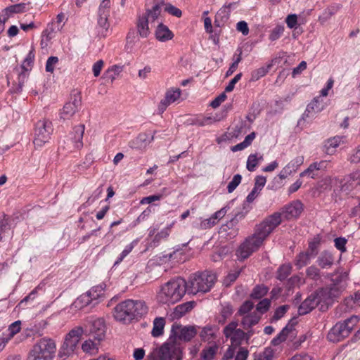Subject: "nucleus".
I'll return each mask as SVG.
<instances>
[{
	"label": "nucleus",
	"mask_w": 360,
	"mask_h": 360,
	"mask_svg": "<svg viewBox=\"0 0 360 360\" xmlns=\"http://www.w3.org/2000/svg\"><path fill=\"white\" fill-rule=\"evenodd\" d=\"M148 307L143 300H127L115 307L114 317L121 322H130L134 319L145 316Z\"/></svg>",
	"instance_id": "f257e3e1"
},
{
	"label": "nucleus",
	"mask_w": 360,
	"mask_h": 360,
	"mask_svg": "<svg viewBox=\"0 0 360 360\" xmlns=\"http://www.w3.org/2000/svg\"><path fill=\"white\" fill-rule=\"evenodd\" d=\"M186 286V281L181 278L170 280L162 285L158 300L162 304H174L184 296L187 292Z\"/></svg>",
	"instance_id": "f03ea898"
},
{
	"label": "nucleus",
	"mask_w": 360,
	"mask_h": 360,
	"mask_svg": "<svg viewBox=\"0 0 360 360\" xmlns=\"http://www.w3.org/2000/svg\"><path fill=\"white\" fill-rule=\"evenodd\" d=\"M216 280V275L209 271L193 274L186 282L187 292L192 295L205 293L211 290Z\"/></svg>",
	"instance_id": "7ed1b4c3"
},
{
	"label": "nucleus",
	"mask_w": 360,
	"mask_h": 360,
	"mask_svg": "<svg viewBox=\"0 0 360 360\" xmlns=\"http://www.w3.org/2000/svg\"><path fill=\"white\" fill-rule=\"evenodd\" d=\"M56 351V345L53 340L41 338L33 346L28 360H51Z\"/></svg>",
	"instance_id": "20e7f679"
},
{
	"label": "nucleus",
	"mask_w": 360,
	"mask_h": 360,
	"mask_svg": "<svg viewBox=\"0 0 360 360\" xmlns=\"http://www.w3.org/2000/svg\"><path fill=\"white\" fill-rule=\"evenodd\" d=\"M85 126L83 124L75 126L72 131L60 142V148L71 153L83 147V135Z\"/></svg>",
	"instance_id": "39448f33"
},
{
	"label": "nucleus",
	"mask_w": 360,
	"mask_h": 360,
	"mask_svg": "<svg viewBox=\"0 0 360 360\" xmlns=\"http://www.w3.org/2000/svg\"><path fill=\"white\" fill-rule=\"evenodd\" d=\"M53 131L51 121L46 119L39 120L34 127L33 143L36 148L43 147L51 139Z\"/></svg>",
	"instance_id": "423d86ee"
},
{
	"label": "nucleus",
	"mask_w": 360,
	"mask_h": 360,
	"mask_svg": "<svg viewBox=\"0 0 360 360\" xmlns=\"http://www.w3.org/2000/svg\"><path fill=\"white\" fill-rule=\"evenodd\" d=\"M281 223V214L277 212L274 213L257 226L252 236L255 239L259 240L260 243L262 244L263 241Z\"/></svg>",
	"instance_id": "0eeeda50"
},
{
	"label": "nucleus",
	"mask_w": 360,
	"mask_h": 360,
	"mask_svg": "<svg viewBox=\"0 0 360 360\" xmlns=\"http://www.w3.org/2000/svg\"><path fill=\"white\" fill-rule=\"evenodd\" d=\"M157 356L158 360H181L182 356L180 343L170 338L158 349Z\"/></svg>",
	"instance_id": "6e6552de"
},
{
	"label": "nucleus",
	"mask_w": 360,
	"mask_h": 360,
	"mask_svg": "<svg viewBox=\"0 0 360 360\" xmlns=\"http://www.w3.org/2000/svg\"><path fill=\"white\" fill-rule=\"evenodd\" d=\"M348 274L346 272L335 273L331 275V283L324 291L330 298L338 297L347 286Z\"/></svg>",
	"instance_id": "1a4fd4ad"
},
{
	"label": "nucleus",
	"mask_w": 360,
	"mask_h": 360,
	"mask_svg": "<svg viewBox=\"0 0 360 360\" xmlns=\"http://www.w3.org/2000/svg\"><path fill=\"white\" fill-rule=\"evenodd\" d=\"M84 333V329L81 326H77L72 329L66 335L65 342L60 350V354L64 356L70 355L75 348Z\"/></svg>",
	"instance_id": "9d476101"
},
{
	"label": "nucleus",
	"mask_w": 360,
	"mask_h": 360,
	"mask_svg": "<svg viewBox=\"0 0 360 360\" xmlns=\"http://www.w3.org/2000/svg\"><path fill=\"white\" fill-rule=\"evenodd\" d=\"M261 245L259 240L255 239L252 236H249L240 244L236 251V255L239 259L244 260L257 251Z\"/></svg>",
	"instance_id": "9b49d317"
},
{
	"label": "nucleus",
	"mask_w": 360,
	"mask_h": 360,
	"mask_svg": "<svg viewBox=\"0 0 360 360\" xmlns=\"http://www.w3.org/2000/svg\"><path fill=\"white\" fill-rule=\"evenodd\" d=\"M339 184L340 191L347 194L350 193L360 185V170H356L342 179H339Z\"/></svg>",
	"instance_id": "f8f14e48"
},
{
	"label": "nucleus",
	"mask_w": 360,
	"mask_h": 360,
	"mask_svg": "<svg viewBox=\"0 0 360 360\" xmlns=\"http://www.w3.org/2000/svg\"><path fill=\"white\" fill-rule=\"evenodd\" d=\"M87 322L89 327V335L96 340H103L105 335V326L103 319H90Z\"/></svg>",
	"instance_id": "ddd939ff"
},
{
	"label": "nucleus",
	"mask_w": 360,
	"mask_h": 360,
	"mask_svg": "<svg viewBox=\"0 0 360 360\" xmlns=\"http://www.w3.org/2000/svg\"><path fill=\"white\" fill-rule=\"evenodd\" d=\"M82 99L79 94L75 95L72 101L65 103L60 112V118L68 120L77 112L81 106Z\"/></svg>",
	"instance_id": "4468645a"
},
{
	"label": "nucleus",
	"mask_w": 360,
	"mask_h": 360,
	"mask_svg": "<svg viewBox=\"0 0 360 360\" xmlns=\"http://www.w3.org/2000/svg\"><path fill=\"white\" fill-rule=\"evenodd\" d=\"M349 334V329L346 328L345 325L339 322L330 330L327 338L330 342H338L348 337Z\"/></svg>",
	"instance_id": "2eb2a0df"
},
{
	"label": "nucleus",
	"mask_w": 360,
	"mask_h": 360,
	"mask_svg": "<svg viewBox=\"0 0 360 360\" xmlns=\"http://www.w3.org/2000/svg\"><path fill=\"white\" fill-rule=\"evenodd\" d=\"M321 301L319 293L314 292L307 297L300 305L298 313L304 315L312 311Z\"/></svg>",
	"instance_id": "dca6fc26"
},
{
	"label": "nucleus",
	"mask_w": 360,
	"mask_h": 360,
	"mask_svg": "<svg viewBox=\"0 0 360 360\" xmlns=\"http://www.w3.org/2000/svg\"><path fill=\"white\" fill-rule=\"evenodd\" d=\"M172 332L179 340L189 341L196 335L194 326H173Z\"/></svg>",
	"instance_id": "f3484780"
},
{
	"label": "nucleus",
	"mask_w": 360,
	"mask_h": 360,
	"mask_svg": "<svg viewBox=\"0 0 360 360\" xmlns=\"http://www.w3.org/2000/svg\"><path fill=\"white\" fill-rule=\"evenodd\" d=\"M303 210V205L300 200H295L286 205L283 209L282 213H279L281 217L286 219H290L297 217Z\"/></svg>",
	"instance_id": "a211bd4d"
},
{
	"label": "nucleus",
	"mask_w": 360,
	"mask_h": 360,
	"mask_svg": "<svg viewBox=\"0 0 360 360\" xmlns=\"http://www.w3.org/2000/svg\"><path fill=\"white\" fill-rule=\"evenodd\" d=\"M153 140V135L142 133L139 134L136 138L129 141V146L133 149H143L146 148V146L149 145Z\"/></svg>",
	"instance_id": "6ab92c4d"
},
{
	"label": "nucleus",
	"mask_w": 360,
	"mask_h": 360,
	"mask_svg": "<svg viewBox=\"0 0 360 360\" xmlns=\"http://www.w3.org/2000/svg\"><path fill=\"white\" fill-rule=\"evenodd\" d=\"M303 162V157H297L288 163L280 172L278 177L281 179H285L293 172H295L299 166Z\"/></svg>",
	"instance_id": "aec40b11"
},
{
	"label": "nucleus",
	"mask_w": 360,
	"mask_h": 360,
	"mask_svg": "<svg viewBox=\"0 0 360 360\" xmlns=\"http://www.w3.org/2000/svg\"><path fill=\"white\" fill-rule=\"evenodd\" d=\"M324 105L323 101L320 97L314 98L307 106L306 110L303 114V118L313 116L323 110Z\"/></svg>",
	"instance_id": "412c9836"
},
{
	"label": "nucleus",
	"mask_w": 360,
	"mask_h": 360,
	"mask_svg": "<svg viewBox=\"0 0 360 360\" xmlns=\"http://www.w3.org/2000/svg\"><path fill=\"white\" fill-rule=\"evenodd\" d=\"M326 162L325 161L313 162L307 167V169L300 174V176H309L311 179H314L317 176V172L326 168Z\"/></svg>",
	"instance_id": "4be33fe9"
},
{
	"label": "nucleus",
	"mask_w": 360,
	"mask_h": 360,
	"mask_svg": "<svg viewBox=\"0 0 360 360\" xmlns=\"http://www.w3.org/2000/svg\"><path fill=\"white\" fill-rule=\"evenodd\" d=\"M155 37L158 41L165 42L172 39L174 34L167 26L160 23L155 30Z\"/></svg>",
	"instance_id": "5701e85b"
},
{
	"label": "nucleus",
	"mask_w": 360,
	"mask_h": 360,
	"mask_svg": "<svg viewBox=\"0 0 360 360\" xmlns=\"http://www.w3.org/2000/svg\"><path fill=\"white\" fill-rule=\"evenodd\" d=\"M150 22L147 17L139 15L136 20V29L139 36L146 38L150 34L148 23Z\"/></svg>",
	"instance_id": "b1692460"
},
{
	"label": "nucleus",
	"mask_w": 360,
	"mask_h": 360,
	"mask_svg": "<svg viewBox=\"0 0 360 360\" xmlns=\"http://www.w3.org/2000/svg\"><path fill=\"white\" fill-rule=\"evenodd\" d=\"M91 297L88 292L81 295L72 304L71 309L75 311L81 310L90 304L94 305Z\"/></svg>",
	"instance_id": "393cba45"
},
{
	"label": "nucleus",
	"mask_w": 360,
	"mask_h": 360,
	"mask_svg": "<svg viewBox=\"0 0 360 360\" xmlns=\"http://www.w3.org/2000/svg\"><path fill=\"white\" fill-rule=\"evenodd\" d=\"M316 262L322 269H329L334 263V257L330 252L325 250L320 254Z\"/></svg>",
	"instance_id": "a878e982"
},
{
	"label": "nucleus",
	"mask_w": 360,
	"mask_h": 360,
	"mask_svg": "<svg viewBox=\"0 0 360 360\" xmlns=\"http://www.w3.org/2000/svg\"><path fill=\"white\" fill-rule=\"evenodd\" d=\"M339 184V179L338 177L326 176L318 182L319 188L326 191L331 190L333 188L334 192H336L337 189L335 188Z\"/></svg>",
	"instance_id": "bb28decb"
},
{
	"label": "nucleus",
	"mask_w": 360,
	"mask_h": 360,
	"mask_svg": "<svg viewBox=\"0 0 360 360\" xmlns=\"http://www.w3.org/2000/svg\"><path fill=\"white\" fill-rule=\"evenodd\" d=\"M163 5V1L160 0L154 4L151 8L146 9V11L143 15L147 17L150 22H154L158 19L161 13V7Z\"/></svg>",
	"instance_id": "cd10ccee"
},
{
	"label": "nucleus",
	"mask_w": 360,
	"mask_h": 360,
	"mask_svg": "<svg viewBox=\"0 0 360 360\" xmlns=\"http://www.w3.org/2000/svg\"><path fill=\"white\" fill-rule=\"evenodd\" d=\"M106 285L105 283H101L100 285L92 287L89 291L88 293L91 297V300L94 303V305L97 304L101 299H102L105 295V288Z\"/></svg>",
	"instance_id": "c85d7f7f"
},
{
	"label": "nucleus",
	"mask_w": 360,
	"mask_h": 360,
	"mask_svg": "<svg viewBox=\"0 0 360 360\" xmlns=\"http://www.w3.org/2000/svg\"><path fill=\"white\" fill-rule=\"evenodd\" d=\"M108 13H101L98 14V34L102 37H105L108 32L110 24L108 22Z\"/></svg>",
	"instance_id": "c756f323"
},
{
	"label": "nucleus",
	"mask_w": 360,
	"mask_h": 360,
	"mask_svg": "<svg viewBox=\"0 0 360 360\" xmlns=\"http://www.w3.org/2000/svg\"><path fill=\"white\" fill-rule=\"evenodd\" d=\"M101 341H98L94 339L85 340L82 345V349L84 352L89 354L91 355H95L98 352V346Z\"/></svg>",
	"instance_id": "7c9ffc66"
},
{
	"label": "nucleus",
	"mask_w": 360,
	"mask_h": 360,
	"mask_svg": "<svg viewBox=\"0 0 360 360\" xmlns=\"http://www.w3.org/2000/svg\"><path fill=\"white\" fill-rule=\"evenodd\" d=\"M260 318V315H259L257 311H253L250 313V314L243 316L241 325L244 329L250 328L259 322Z\"/></svg>",
	"instance_id": "2f4dec72"
},
{
	"label": "nucleus",
	"mask_w": 360,
	"mask_h": 360,
	"mask_svg": "<svg viewBox=\"0 0 360 360\" xmlns=\"http://www.w3.org/2000/svg\"><path fill=\"white\" fill-rule=\"evenodd\" d=\"M216 332V327L208 325L202 328L200 333V337L203 341L210 342L215 338Z\"/></svg>",
	"instance_id": "473e14b6"
},
{
	"label": "nucleus",
	"mask_w": 360,
	"mask_h": 360,
	"mask_svg": "<svg viewBox=\"0 0 360 360\" xmlns=\"http://www.w3.org/2000/svg\"><path fill=\"white\" fill-rule=\"evenodd\" d=\"M312 258H314L310 254L307 252H301L299 253L295 258V265L298 269L303 268L310 263Z\"/></svg>",
	"instance_id": "72a5a7b5"
},
{
	"label": "nucleus",
	"mask_w": 360,
	"mask_h": 360,
	"mask_svg": "<svg viewBox=\"0 0 360 360\" xmlns=\"http://www.w3.org/2000/svg\"><path fill=\"white\" fill-rule=\"evenodd\" d=\"M174 223L175 222L173 221L172 224L168 225L167 227H165V229H163L162 230H161L160 232L157 233L156 234H155V229H150L149 235L150 236L155 235L154 238H153V241H155V242H159L161 240L165 239L169 236L171 229H172V226H174Z\"/></svg>",
	"instance_id": "f704fd0d"
},
{
	"label": "nucleus",
	"mask_w": 360,
	"mask_h": 360,
	"mask_svg": "<svg viewBox=\"0 0 360 360\" xmlns=\"http://www.w3.org/2000/svg\"><path fill=\"white\" fill-rule=\"evenodd\" d=\"M272 66L273 60L266 65L260 67L259 68L253 70L251 73L250 80L253 82L259 80L260 78L263 77L267 74Z\"/></svg>",
	"instance_id": "c9c22d12"
},
{
	"label": "nucleus",
	"mask_w": 360,
	"mask_h": 360,
	"mask_svg": "<svg viewBox=\"0 0 360 360\" xmlns=\"http://www.w3.org/2000/svg\"><path fill=\"white\" fill-rule=\"evenodd\" d=\"M342 140V137L336 136L328 139L324 144V148L327 154H332L335 149L340 145Z\"/></svg>",
	"instance_id": "e433bc0d"
},
{
	"label": "nucleus",
	"mask_w": 360,
	"mask_h": 360,
	"mask_svg": "<svg viewBox=\"0 0 360 360\" xmlns=\"http://www.w3.org/2000/svg\"><path fill=\"white\" fill-rule=\"evenodd\" d=\"M230 15V10L223 6L217 13L215 15L214 25L216 26H221L222 23L226 22Z\"/></svg>",
	"instance_id": "4c0bfd02"
},
{
	"label": "nucleus",
	"mask_w": 360,
	"mask_h": 360,
	"mask_svg": "<svg viewBox=\"0 0 360 360\" xmlns=\"http://www.w3.org/2000/svg\"><path fill=\"white\" fill-rule=\"evenodd\" d=\"M292 326L289 327L288 325H287L285 327H284L282 330L272 340L271 343L273 345H278L281 342H284L286 340V338L288 335L292 332Z\"/></svg>",
	"instance_id": "58836bf2"
},
{
	"label": "nucleus",
	"mask_w": 360,
	"mask_h": 360,
	"mask_svg": "<svg viewBox=\"0 0 360 360\" xmlns=\"http://www.w3.org/2000/svg\"><path fill=\"white\" fill-rule=\"evenodd\" d=\"M165 321L163 318H156L153 321V328L152 330V335L153 337H159L163 333Z\"/></svg>",
	"instance_id": "ea45409f"
},
{
	"label": "nucleus",
	"mask_w": 360,
	"mask_h": 360,
	"mask_svg": "<svg viewBox=\"0 0 360 360\" xmlns=\"http://www.w3.org/2000/svg\"><path fill=\"white\" fill-rule=\"evenodd\" d=\"M218 347L217 345H212L205 347L201 353L200 356L203 360H212L217 352Z\"/></svg>",
	"instance_id": "a19ab883"
},
{
	"label": "nucleus",
	"mask_w": 360,
	"mask_h": 360,
	"mask_svg": "<svg viewBox=\"0 0 360 360\" xmlns=\"http://www.w3.org/2000/svg\"><path fill=\"white\" fill-rule=\"evenodd\" d=\"M292 268L290 263L281 265L277 270L276 278L280 281L285 280L290 274Z\"/></svg>",
	"instance_id": "79ce46f5"
},
{
	"label": "nucleus",
	"mask_w": 360,
	"mask_h": 360,
	"mask_svg": "<svg viewBox=\"0 0 360 360\" xmlns=\"http://www.w3.org/2000/svg\"><path fill=\"white\" fill-rule=\"evenodd\" d=\"M122 70V67L118 65H112L105 72V77L110 79L111 82H113V81L117 78Z\"/></svg>",
	"instance_id": "37998d69"
},
{
	"label": "nucleus",
	"mask_w": 360,
	"mask_h": 360,
	"mask_svg": "<svg viewBox=\"0 0 360 360\" xmlns=\"http://www.w3.org/2000/svg\"><path fill=\"white\" fill-rule=\"evenodd\" d=\"M285 27L283 25H277L270 32L269 39L271 41L278 39L283 34Z\"/></svg>",
	"instance_id": "c03bdc74"
},
{
	"label": "nucleus",
	"mask_w": 360,
	"mask_h": 360,
	"mask_svg": "<svg viewBox=\"0 0 360 360\" xmlns=\"http://www.w3.org/2000/svg\"><path fill=\"white\" fill-rule=\"evenodd\" d=\"M268 290V288L263 285H257L256 287L254 288L251 293V297L253 299H261L262 297L266 295Z\"/></svg>",
	"instance_id": "a18cd8bd"
},
{
	"label": "nucleus",
	"mask_w": 360,
	"mask_h": 360,
	"mask_svg": "<svg viewBox=\"0 0 360 360\" xmlns=\"http://www.w3.org/2000/svg\"><path fill=\"white\" fill-rule=\"evenodd\" d=\"M181 96V90L179 89L168 90L165 94V98L169 104L177 101Z\"/></svg>",
	"instance_id": "49530a36"
},
{
	"label": "nucleus",
	"mask_w": 360,
	"mask_h": 360,
	"mask_svg": "<svg viewBox=\"0 0 360 360\" xmlns=\"http://www.w3.org/2000/svg\"><path fill=\"white\" fill-rule=\"evenodd\" d=\"M233 308L231 304H225L222 307L221 310V317L219 319V323H224L226 319L233 314Z\"/></svg>",
	"instance_id": "de8ad7c7"
},
{
	"label": "nucleus",
	"mask_w": 360,
	"mask_h": 360,
	"mask_svg": "<svg viewBox=\"0 0 360 360\" xmlns=\"http://www.w3.org/2000/svg\"><path fill=\"white\" fill-rule=\"evenodd\" d=\"M194 303L193 302H188L182 304L178 305L175 308V313L181 316L186 312L191 311L193 307Z\"/></svg>",
	"instance_id": "09e8293b"
},
{
	"label": "nucleus",
	"mask_w": 360,
	"mask_h": 360,
	"mask_svg": "<svg viewBox=\"0 0 360 360\" xmlns=\"http://www.w3.org/2000/svg\"><path fill=\"white\" fill-rule=\"evenodd\" d=\"M20 325L21 322L20 321H16L11 324L8 328V334L5 335V338L10 340L15 335L20 332Z\"/></svg>",
	"instance_id": "8fccbe9b"
},
{
	"label": "nucleus",
	"mask_w": 360,
	"mask_h": 360,
	"mask_svg": "<svg viewBox=\"0 0 360 360\" xmlns=\"http://www.w3.org/2000/svg\"><path fill=\"white\" fill-rule=\"evenodd\" d=\"M319 244V238H314L311 241L309 242L308 249L306 252L310 254L314 257H315L318 252Z\"/></svg>",
	"instance_id": "3c124183"
},
{
	"label": "nucleus",
	"mask_w": 360,
	"mask_h": 360,
	"mask_svg": "<svg viewBox=\"0 0 360 360\" xmlns=\"http://www.w3.org/2000/svg\"><path fill=\"white\" fill-rule=\"evenodd\" d=\"M262 156H260L259 158L257 157V155L255 154H251L249 155L248 160H247V165L246 167L248 170L250 172H253L255 169V167L258 165L259 160H262Z\"/></svg>",
	"instance_id": "603ef678"
},
{
	"label": "nucleus",
	"mask_w": 360,
	"mask_h": 360,
	"mask_svg": "<svg viewBox=\"0 0 360 360\" xmlns=\"http://www.w3.org/2000/svg\"><path fill=\"white\" fill-rule=\"evenodd\" d=\"M254 307V304L251 301H245L239 308L238 314L240 316H244L247 314H250L251 311Z\"/></svg>",
	"instance_id": "864d4df0"
},
{
	"label": "nucleus",
	"mask_w": 360,
	"mask_h": 360,
	"mask_svg": "<svg viewBox=\"0 0 360 360\" xmlns=\"http://www.w3.org/2000/svg\"><path fill=\"white\" fill-rule=\"evenodd\" d=\"M27 4L20 3L15 5L10 6L6 8L7 12L11 13H20L26 11Z\"/></svg>",
	"instance_id": "5fc2aeb1"
},
{
	"label": "nucleus",
	"mask_w": 360,
	"mask_h": 360,
	"mask_svg": "<svg viewBox=\"0 0 360 360\" xmlns=\"http://www.w3.org/2000/svg\"><path fill=\"white\" fill-rule=\"evenodd\" d=\"M242 180V176L237 174L233 176L232 180L229 183L227 186V191L229 193H232L237 186L240 184Z\"/></svg>",
	"instance_id": "6e6d98bb"
},
{
	"label": "nucleus",
	"mask_w": 360,
	"mask_h": 360,
	"mask_svg": "<svg viewBox=\"0 0 360 360\" xmlns=\"http://www.w3.org/2000/svg\"><path fill=\"white\" fill-rule=\"evenodd\" d=\"M270 304L271 300L269 299H263L257 304L256 310L261 314H264L269 310Z\"/></svg>",
	"instance_id": "4d7b16f0"
},
{
	"label": "nucleus",
	"mask_w": 360,
	"mask_h": 360,
	"mask_svg": "<svg viewBox=\"0 0 360 360\" xmlns=\"http://www.w3.org/2000/svg\"><path fill=\"white\" fill-rule=\"evenodd\" d=\"M238 323L231 321L224 328V334L226 338H230L237 330Z\"/></svg>",
	"instance_id": "13d9d810"
},
{
	"label": "nucleus",
	"mask_w": 360,
	"mask_h": 360,
	"mask_svg": "<svg viewBox=\"0 0 360 360\" xmlns=\"http://www.w3.org/2000/svg\"><path fill=\"white\" fill-rule=\"evenodd\" d=\"M139 33L136 32L135 30H130L127 36V45L132 46L134 44L138 42L139 41Z\"/></svg>",
	"instance_id": "bf43d9fd"
},
{
	"label": "nucleus",
	"mask_w": 360,
	"mask_h": 360,
	"mask_svg": "<svg viewBox=\"0 0 360 360\" xmlns=\"http://www.w3.org/2000/svg\"><path fill=\"white\" fill-rule=\"evenodd\" d=\"M11 227L7 219H2L0 221V240L4 238V234L10 235Z\"/></svg>",
	"instance_id": "052dcab7"
},
{
	"label": "nucleus",
	"mask_w": 360,
	"mask_h": 360,
	"mask_svg": "<svg viewBox=\"0 0 360 360\" xmlns=\"http://www.w3.org/2000/svg\"><path fill=\"white\" fill-rule=\"evenodd\" d=\"M360 303V291H358L351 296L345 299V304L351 308L354 307V304L359 305Z\"/></svg>",
	"instance_id": "680f3d73"
},
{
	"label": "nucleus",
	"mask_w": 360,
	"mask_h": 360,
	"mask_svg": "<svg viewBox=\"0 0 360 360\" xmlns=\"http://www.w3.org/2000/svg\"><path fill=\"white\" fill-rule=\"evenodd\" d=\"M306 274L309 278L317 280L320 278V270L316 266L312 265L307 269Z\"/></svg>",
	"instance_id": "e2e57ef3"
},
{
	"label": "nucleus",
	"mask_w": 360,
	"mask_h": 360,
	"mask_svg": "<svg viewBox=\"0 0 360 360\" xmlns=\"http://www.w3.org/2000/svg\"><path fill=\"white\" fill-rule=\"evenodd\" d=\"M359 321V318L357 316H352L350 318L346 319L343 324L345 325L347 329H349V333H350L353 330L354 327L358 323Z\"/></svg>",
	"instance_id": "0e129e2a"
},
{
	"label": "nucleus",
	"mask_w": 360,
	"mask_h": 360,
	"mask_svg": "<svg viewBox=\"0 0 360 360\" xmlns=\"http://www.w3.org/2000/svg\"><path fill=\"white\" fill-rule=\"evenodd\" d=\"M245 333L240 329H237L233 335L230 338L231 343L235 345L240 344V342L243 340Z\"/></svg>",
	"instance_id": "69168bd1"
},
{
	"label": "nucleus",
	"mask_w": 360,
	"mask_h": 360,
	"mask_svg": "<svg viewBox=\"0 0 360 360\" xmlns=\"http://www.w3.org/2000/svg\"><path fill=\"white\" fill-rule=\"evenodd\" d=\"M288 308L289 307L288 305H283L278 307L274 312V314L272 317V320L277 321L282 318L284 316V314L287 312Z\"/></svg>",
	"instance_id": "338daca9"
},
{
	"label": "nucleus",
	"mask_w": 360,
	"mask_h": 360,
	"mask_svg": "<svg viewBox=\"0 0 360 360\" xmlns=\"http://www.w3.org/2000/svg\"><path fill=\"white\" fill-rule=\"evenodd\" d=\"M240 271L241 269H237L233 272H230L224 279V284L226 285H231L233 282H234L236 280Z\"/></svg>",
	"instance_id": "774afa93"
}]
</instances>
